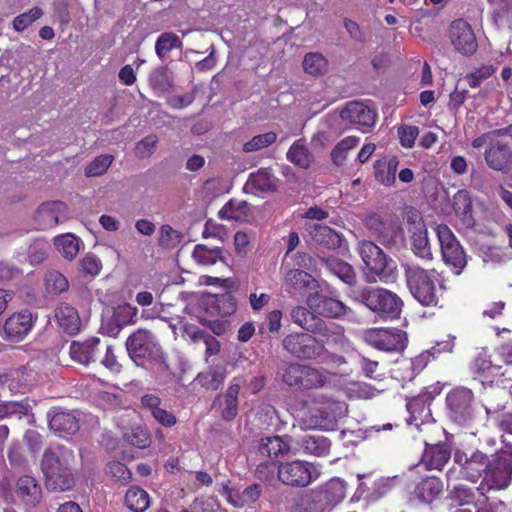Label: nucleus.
I'll list each match as a JSON object with an SVG mask.
<instances>
[{
	"label": "nucleus",
	"mask_w": 512,
	"mask_h": 512,
	"mask_svg": "<svg viewBox=\"0 0 512 512\" xmlns=\"http://www.w3.org/2000/svg\"><path fill=\"white\" fill-rule=\"evenodd\" d=\"M74 452L62 445L48 447L41 459V470L49 491H67L75 485L72 472Z\"/></svg>",
	"instance_id": "obj_1"
},
{
	"label": "nucleus",
	"mask_w": 512,
	"mask_h": 512,
	"mask_svg": "<svg viewBox=\"0 0 512 512\" xmlns=\"http://www.w3.org/2000/svg\"><path fill=\"white\" fill-rule=\"evenodd\" d=\"M402 267L407 288L413 298L422 306H437L443 288L437 272L412 262L404 263Z\"/></svg>",
	"instance_id": "obj_2"
},
{
	"label": "nucleus",
	"mask_w": 512,
	"mask_h": 512,
	"mask_svg": "<svg viewBox=\"0 0 512 512\" xmlns=\"http://www.w3.org/2000/svg\"><path fill=\"white\" fill-rule=\"evenodd\" d=\"M356 250L364 263V275L368 283L387 282L395 278V261L374 242L362 240Z\"/></svg>",
	"instance_id": "obj_3"
},
{
	"label": "nucleus",
	"mask_w": 512,
	"mask_h": 512,
	"mask_svg": "<svg viewBox=\"0 0 512 512\" xmlns=\"http://www.w3.org/2000/svg\"><path fill=\"white\" fill-rule=\"evenodd\" d=\"M281 382L294 392L322 389L327 377L317 368L299 362L285 363L278 369Z\"/></svg>",
	"instance_id": "obj_4"
},
{
	"label": "nucleus",
	"mask_w": 512,
	"mask_h": 512,
	"mask_svg": "<svg viewBox=\"0 0 512 512\" xmlns=\"http://www.w3.org/2000/svg\"><path fill=\"white\" fill-rule=\"evenodd\" d=\"M354 299L384 319H397L402 312L401 298L385 288L362 287L354 291Z\"/></svg>",
	"instance_id": "obj_5"
},
{
	"label": "nucleus",
	"mask_w": 512,
	"mask_h": 512,
	"mask_svg": "<svg viewBox=\"0 0 512 512\" xmlns=\"http://www.w3.org/2000/svg\"><path fill=\"white\" fill-rule=\"evenodd\" d=\"M202 306L204 314L198 317L199 322L209 327L214 334L222 335L226 332L227 325L219 318L228 317L236 311L237 299L230 292L209 294L203 298Z\"/></svg>",
	"instance_id": "obj_6"
},
{
	"label": "nucleus",
	"mask_w": 512,
	"mask_h": 512,
	"mask_svg": "<svg viewBox=\"0 0 512 512\" xmlns=\"http://www.w3.org/2000/svg\"><path fill=\"white\" fill-rule=\"evenodd\" d=\"M125 345L129 357L136 365H143L144 361L163 363L165 360L163 349L150 330L137 329L129 335Z\"/></svg>",
	"instance_id": "obj_7"
},
{
	"label": "nucleus",
	"mask_w": 512,
	"mask_h": 512,
	"mask_svg": "<svg viewBox=\"0 0 512 512\" xmlns=\"http://www.w3.org/2000/svg\"><path fill=\"white\" fill-rule=\"evenodd\" d=\"M310 332H294L282 340L283 349L292 357L302 361H316L325 354L324 339Z\"/></svg>",
	"instance_id": "obj_8"
},
{
	"label": "nucleus",
	"mask_w": 512,
	"mask_h": 512,
	"mask_svg": "<svg viewBox=\"0 0 512 512\" xmlns=\"http://www.w3.org/2000/svg\"><path fill=\"white\" fill-rule=\"evenodd\" d=\"M512 482V450H500L487 458V469L480 488L506 489Z\"/></svg>",
	"instance_id": "obj_9"
},
{
	"label": "nucleus",
	"mask_w": 512,
	"mask_h": 512,
	"mask_svg": "<svg viewBox=\"0 0 512 512\" xmlns=\"http://www.w3.org/2000/svg\"><path fill=\"white\" fill-rule=\"evenodd\" d=\"M449 418L460 426H466L475 418V399L473 392L466 387H456L446 395Z\"/></svg>",
	"instance_id": "obj_10"
},
{
	"label": "nucleus",
	"mask_w": 512,
	"mask_h": 512,
	"mask_svg": "<svg viewBox=\"0 0 512 512\" xmlns=\"http://www.w3.org/2000/svg\"><path fill=\"white\" fill-rule=\"evenodd\" d=\"M436 233L444 263L453 268L456 275L461 274L467 265V255L460 242L445 224L437 225Z\"/></svg>",
	"instance_id": "obj_11"
},
{
	"label": "nucleus",
	"mask_w": 512,
	"mask_h": 512,
	"mask_svg": "<svg viewBox=\"0 0 512 512\" xmlns=\"http://www.w3.org/2000/svg\"><path fill=\"white\" fill-rule=\"evenodd\" d=\"M37 318V314L29 309L13 313L0 326L2 339L10 343L22 342L31 332Z\"/></svg>",
	"instance_id": "obj_12"
},
{
	"label": "nucleus",
	"mask_w": 512,
	"mask_h": 512,
	"mask_svg": "<svg viewBox=\"0 0 512 512\" xmlns=\"http://www.w3.org/2000/svg\"><path fill=\"white\" fill-rule=\"evenodd\" d=\"M365 225L387 247H397L404 242V230L395 220L372 214L365 219Z\"/></svg>",
	"instance_id": "obj_13"
},
{
	"label": "nucleus",
	"mask_w": 512,
	"mask_h": 512,
	"mask_svg": "<svg viewBox=\"0 0 512 512\" xmlns=\"http://www.w3.org/2000/svg\"><path fill=\"white\" fill-rule=\"evenodd\" d=\"M487 458L488 456L479 450L468 454L458 449L454 453L453 461L462 479L476 483L479 479L483 480L487 469Z\"/></svg>",
	"instance_id": "obj_14"
},
{
	"label": "nucleus",
	"mask_w": 512,
	"mask_h": 512,
	"mask_svg": "<svg viewBox=\"0 0 512 512\" xmlns=\"http://www.w3.org/2000/svg\"><path fill=\"white\" fill-rule=\"evenodd\" d=\"M290 445L285 438L273 435L262 437L257 443V455L261 458H267L264 463L257 466L256 473L259 478L266 477L265 470L270 466H275L274 460L288 454Z\"/></svg>",
	"instance_id": "obj_15"
},
{
	"label": "nucleus",
	"mask_w": 512,
	"mask_h": 512,
	"mask_svg": "<svg viewBox=\"0 0 512 512\" xmlns=\"http://www.w3.org/2000/svg\"><path fill=\"white\" fill-rule=\"evenodd\" d=\"M15 504L23 506L26 511L36 508L43 499L40 482L32 475L25 474L15 481Z\"/></svg>",
	"instance_id": "obj_16"
},
{
	"label": "nucleus",
	"mask_w": 512,
	"mask_h": 512,
	"mask_svg": "<svg viewBox=\"0 0 512 512\" xmlns=\"http://www.w3.org/2000/svg\"><path fill=\"white\" fill-rule=\"evenodd\" d=\"M313 466L301 460L282 463L278 467V479L291 487H306L313 480Z\"/></svg>",
	"instance_id": "obj_17"
},
{
	"label": "nucleus",
	"mask_w": 512,
	"mask_h": 512,
	"mask_svg": "<svg viewBox=\"0 0 512 512\" xmlns=\"http://www.w3.org/2000/svg\"><path fill=\"white\" fill-rule=\"evenodd\" d=\"M306 305L320 318L338 319L350 311V308L342 301L318 291L310 292L307 295Z\"/></svg>",
	"instance_id": "obj_18"
},
{
	"label": "nucleus",
	"mask_w": 512,
	"mask_h": 512,
	"mask_svg": "<svg viewBox=\"0 0 512 512\" xmlns=\"http://www.w3.org/2000/svg\"><path fill=\"white\" fill-rule=\"evenodd\" d=\"M449 39L454 49L464 56L473 55L478 48V43L470 24L463 19H457L451 23Z\"/></svg>",
	"instance_id": "obj_19"
},
{
	"label": "nucleus",
	"mask_w": 512,
	"mask_h": 512,
	"mask_svg": "<svg viewBox=\"0 0 512 512\" xmlns=\"http://www.w3.org/2000/svg\"><path fill=\"white\" fill-rule=\"evenodd\" d=\"M290 317L293 323L300 326L303 330L318 335L328 340L332 336V331L327 323L308 306H296L292 308Z\"/></svg>",
	"instance_id": "obj_20"
},
{
	"label": "nucleus",
	"mask_w": 512,
	"mask_h": 512,
	"mask_svg": "<svg viewBox=\"0 0 512 512\" xmlns=\"http://www.w3.org/2000/svg\"><path fill=\"white\" fill-rule=\"evenodd\" d=\"M367 342L378 350L400 352L406 347L407 334L402 330H373L367 334Z\"/></svg>",
	"instance_id": "obj_21"
},
{
	"label": "nucleus",
	"mask_w": 512,
	"mask_h": 512,
	"mask_svg": "<svg viewBox=\"0 0 512 512\" xmlns=\"http://www.w3.org/2000/svg\"><path fill=\"white\" fill-rule=\"evenodd\" d=\"M49 428L55 435L66 438L76 434L80 429L77 411H65L53 408L47 413Z\"/></svg>",
	"instance_id": "obj_22"
},
{
	"label": "nucleus",
	"mask_w": 512,
	"mask_h": 512,
	"mask_svg": "<svg viewBox=\"0 0 512 512\" xmlns=\"http://www.w3.org/2000/svg\"><path fill=\"white\" fill-rule=\"evenodd\" d=\"M376 112L358 101L348 102L341 111L340 117L356 125L363 132H368L375 125Z\"/></svg>",
	"instance_id": "obj_23"
},
{
	"label": "nucleus",
	"mask_w": 512,
	"mask_h": 512,
	"mask_svg": "<svg viewBox=\"0 0 512 512\" xmlns=\"http://www.w3.org/2000/svg\"><path fill=\"white\" fill-rule=\"evenodd\" d=\"M317 399L322 406L315 411V417L322 421L315 422L314 426L328 427L346 416L348 406L344 401L334 400L325 395H321Z\"/></svg>",
	"instance_id": "obj_24"
},
{
	"label": "nucleus",
	"mask_w": 512,
	"mask_h": 512,
	"mask_svg": "<svg viewBox=\"0 0 512 512\" xmlns=\"http://www.w3.org/2000/svg\"><path fill=\"white\" fill-rule=\"evenodd\" d=\"M67 207L61 201L42 203L36 211L35 221L42 230L58 225L66 218Z\"/></svg>",
	"instance_id": "obj_25"
},
{
	"label": "nucleus",
	"mask_w": 512,
	"mask_h": 512,
	"mask_svg": "<svg viewBox=\"0 0 512 512\" xmlns=\"http://www.w3.org/2000/svg\"><path fill=\"white\" fill-rule=\"evenodd\" d=\"M451 457L450 445L441 442L435 445H426L420 464L427 469L441 470Z\"/></svg>",
	"instance_id": "obj_26"
},
{
	"label": "nucleus",
	"mask_w": 512,
	"mask_h": 512,
	"mask_svg": "<svg viewBox=\"0 0 512 512\" xmlns=\"http://www.w3.org/2000/svg\"><path fill=\"white\" fill-rule=\"evenodd\" d=\"M284 283L288 287V292L295 294L318 288L317 280L308 272L300 269L288 270L284 277Z\"/></svg>",
	"instance_id": "obj_27"
},
{
	"label": "nucleus",
	"mask_w": 512,
	"mask_h": 512,
	"mask_svg": "<svg viewBox=\"0 0 512 512\" xmlns=\"http://www.w3.org/2000/svg\"><path fill=\"white\" fill-rule=\"evenodd\" d=\"M321 263L348 286H355L357 283V275L354 268L344 260L335 256H319Z\"/></svg>",
	"instance_id": "obj_28"
},
{
	"label": "nucleus",
	"mask_w": 512,
	"mask_h": 512,
	"mask_svg": "<svg viewBox=\"0 0 512 512\" xmlns=\"http://www.w3.org/2000/svg\"><path fill=\"white\" fill-rule=\"evenodd\" d=\"M55 318L62 330L69 335H75L81 330L82 321L78 311L67 303L56 307Z\"/></svg>",
	"instance_id": "obj_29"
},
{
	"label": "nucleus",
	"mask_w": 512,
	"mask_h": 512,
	"mask_svg": "<svg viewBox=\"0 0 512 512\" xmlns=\"http://www.w3.org/2000/svg\"><path fill=\"white\" fill-rule=\"evenodd\" d=\"M487 165L495 170L505 172L512 162V151L507 145L495 143L491 145L484 154Z\"/></svg>",
	"instance_id": "obj_30"
},
{
	"label": "nucleus",
	"mask_w": 512,
	"mask_h": 512,
	"mask_svg": "<svg viewBox=\"0 0 512 512\" xmlns=\"http://www.w3.org/2000/svg\"><path fill=\"white\" fill-rule=\"evenodd\" d=\"M99 343L100 340L97 337H92L83 342L73 341L70 345V356L73 360L84 365L95 362Z\"/></svg>",
	"instance_id": "obj_31"
},
{
	"label": "nucleus",
	"mask_w": 512,
	"mask_h": 512,
	"mask_svg": "<svg viewBox=\"0 0 512 512\" xmlns=\"http://www.w3.org/2000/svg\"><path fill=\"white\" fill-rule=\"evenodd\" d=\"M411 232V249L414 255L421 259L432 260V251L425 224L423 222L414 223Z\"/></svg>",
	"instance_id": "obj_32"
},
{
	"label": "nucleus",
	"mask_w": 512,
	"mask_h": 512,
	"mask_svg": "<svg viewBox=\"0 0 512 512\" xmlns=\"http://www.w3.org/2000/svg\"><path fill=\"white\" fill-rule=\"evenodd\" d=\"M311 236L315 243L330 250L340 249L346 243L341 233L326 225H315Z\"/></svg>",
	"instance_id": "obj_33"
},
{
	"label": "nucleus",
	"mask_w": 512,
	"mask_h": 512,
	"mask_svg": "<svg viewBox=\"0 0 512 512\" xmlns=\"http://www.w3.org/2000/svg\"><path fill=\"white\" fill-rule=\"evenodd\" d=\"M399 160L393 156L390 158H382L374 163V177L375 180L384 185L392 186L396 182V172L398 169Z\"/></svg>",
	"instance_id": "obj_34"
},
{
	"label": "nucleus",
	"mask_w": 512,
	"mask_h": 512,
	"mask_svg": "<svg viewBox=\"0 0 512 512\" xmlns=\"http://www.w3.org/2000/svg\"><path fill=\"white\" fill-rule=\"evenodd\" d=\"M277 178L269 168H261L251 173L247 185L251 186L256 193H273L278 189Z\"/></svg>",
	"instance_id": "obj_35"
},
{
	"label": "nucleus",
	"mask_w": 512,
	"mask_h": 512,
	"mask_svg": "<svg viewBox=\"0 0 512 512\" xmlns=\"http://www.w3.org/2000/svg\"><path fill=\"white\" fill-rule=\"evenodd\" d=\"M297 444L304 453L321 457L329 453L331 442L322 435H305L298 439Z\"/></svg>",
	"instance_id": "obj_36"
},
{
	"label": "nucleus",
	"mask_w": 512,
	"mask_h": 512,
	"mask_svg": "<svg viewBox=\"0 0 512 512\" xmlns=\"http://www.w3.org/2000/svg\"><path fill=\"white\" fill-rule=\"evenodd\" d=\"M453 209L456 216L467 228L474 226L475 220L472 215V201L466 190H459L453 198Z\"/></svg>",
	"instance_id": "obj_37"
},
{
	"label": "nucleus",
	"mask_w": 512,
	"mask_h": 512,
	"mask_svg": "<svg viewBox=\"0 0 512 512\" xmlns=\"http://www.w3.org/2000/svg\"><path fill=\"white\" fill-rule=\"evenodd\" d=\"M443 490V482L440 478L430 476L423 479L414 490V495L423 503H431Z\"/></svg>",
	"instance_id": "obj_38"
},
{
	"label": "nucleus",
	"mask_w": 512,
	"mask_h": 512,
	"mask_svg": "<svg viewBox=\"0 0 512 512\" xmlns=\"http://www.w3.org/2000/svg\"><path fill=\"white\" fill-rule=\"evenodd\" d=\"M433 398L429 393L419 394L416 397L411 398L407 403V410L414 421L426 422L432 414L430 404Z\"/></svg>",
	"instance_id": "obj_39"
},
{
	"label": "nucleus",
	"mask_w": 512,
	"mask_h": 512,
	"mask_svg": "<svg viewBox=\"0 0 512 512\" xmlns=\"http://www.w3.org/2000/svg\"><path fill=\"white\" fill-rule=\"evenodd\" d=\"M250 204L244 200H229L219 211L221 219L243 221L248 217Z\"/></svg>",
	"instance_id": "obj_40"
},
{
	"label": "nucleus",
	"mask_w": 512,
	"mask_h": 512,
	"mask_svg": "<svg viewBox=\"0 0 512 512\" xmlns=\"http://www.w3.org/2000/svg\"><path fill=\"white\" fill-rule=\"evenodd\" d=\"M54 245L64 258L73 260L79 253L81 240L74 234L67 233L56 236L54 238Z\"/></svg>",
	"instance_id": "obj_41"
},
{
	"label": "nucleus",
	"mask_w": 512,
	"mask_h": 512,
	"mask_svg": "<svg viewBox=\"0 0 512 512\" xmlns=\"http://www.w3.org/2000/svg\"><path fill=\"white\" fill-rule=\"evenodd\" d=\"M286 156L291 163L302 169L309 168L313 162L312 154L301 140H297L291 145Z\"/></svg>",
	"instance_id": "obj_42"
},
{
	"label": "nucleus",
	"mask_w": 512,
	"mask_h": 512,
	"mask_svg": "<svg viewBox=\"0 0 512 512\" xmlns=\"http://www.w3.org/2000/svg\"><path fill=\"white\" fill-rule=\"evenodd\" d=\"M149 84L157 93L169 91L173 84V77L168 67H156L149 75Z\"/></svg>",
	"instance_id": "obj_43"
},
{
	"label": "nucleus",
	"mask_w": 512,
	"mask_h": 512,
	"mask_svg": "<svg viewBox=\"0 0 512 512\" xmlns=\"http://www.w3.org/2000/svg\"><path fill=\"white\" fill-rule=\"evenodd\" d=\"M226 373L227 370L225 366H215L206 373H200L197 376V381L202 387L214 391L223 384Z\"/></svg>",
	"instance_id": "obj_44"
},
{
	"label": "nucleus",
	"mask_w": 512,
	"mask_h": 512,
	"mask_svg": "<svg viewBox=\"0 0 512 512\" xmlns=\"http://www.w3.org/2000/svg\"><path fill=\"white\" fill-rule=\"evenodd\" d=\"M126 506L133 512H145L150 504L148 493L139 487H131L125 495Z\"/></svg>",
	"instance_id": "obj_45"
},
{
	"label": "nucleus",
	"mask_w": 512,
	"mask_h": 512,
	"mask_svg": "<svg viewBox=\"0 0 512 512\" xmlns=\"http://www.w3.org/2000/svg\"><path fill=\"white\" fill-rule=\"evenodd\" d=\"M240 391V385L233 383L231 384L224 395V407L222 409V418L225 421H232L238 413V395Z\"/></svg>",
	"instance_id": "obj_46"
},
{
	"label": "nucleus",
	"mask_w": 512,
	"mask_h": 512,
	"mask_svg": "<svg viewBox=\"0 0 512 512\" xmlns=\"http://www.w3.org/2000/svg\"><path fill=\"white\" fill-rule=\"evenodd\" d=\"M302 66L306 73L320 76L327 72L328 61L321 53L310 52L304 56Z\"/></svg>",
	"instance_id": "obj_47"
},
{
	"label": "nucleus",
	"mask_w": 512,
	"mask_h": 512,
	"mask_svg": "<svg viewBox=\"0 0 512 512\" xmlns=\"http://www.w3.org/2000/svg\"><path fill=\"white\" fill-rule=\"evenodd\" d=\"M182 41L171 32L162 33L155 43V51L160 60L164 61L167 54L173 49H180Z\"/></svg>",
	"instance_id": "obj_48"
},
{
	"label": "nucleus",
	"mask_w": 512,
	"mask_h": 512,
	"mask_svg": "<svg viewBox=\"0 0 512 512\" xmlns=\"http://www.w3.org/2000/svg\"><path fill=\"white\" fill-rule=\"evenodd\" d=\"M195 261L201 265H213L222 260V249L220 247L209 248L204 244H197L192 253Z\"/></svg>",
	"instance_id": "obj_49"
},
{
	"label": "nucleus",
	"mask_w": 512,
	"mask_h": 512,
	"mask_svg": "<svg viewBox=\"0 0 512 512\" xmlns=\"http://www.w3.org/2000/svg\"><path fill=\"white\" fill-rule=\"evenodd\" d=\"M114 161V156L111 154H102L95 157L85 167L86 177H99L104 175Z\"/></svg>",
	"instance_id": "obj_50"
},
{
	"label": "nucleus",
	"mask_w": 512,
	"mask_h": 512,
	"mask_svg": "<svg viewBox=\"0 0 512 512\" xmlns=\"http://www.w3.org/2000/svg\"><path fill=\"white\" fill-rule=\"evenodd\" d=\"M320 496L328 505L335 506L344 499L345 487L340 481L332 480L327 483Z\"/></svg>",
	"instance_id": "obj_51"
},
{
	"label": "nucleus",
	"mask_w": 512,
	"mask_h": 512,
	"mask_svg": "<svg viewBox=\"0 0 512 512\" xmlns=\"http://www.w3.org/2000/svg\"><path fill=\"white\" fill-rule=\"evenodd\" d=\"M277 140V134L273 131L254 136L251 140L245 142L242 151L245 153L257 152L263 148L269 147Z\"/></svg>",
	"instance_id": "obj_52"
},
{
	"label": "nucleus",
	"mask_w": 512,
	"mask_h": 512,
	"mask_svg": "<svg viewBox=\"0 0 512 512\" xmlns=\"http://www.w3.org/2000/svg\"><path fill=\"white\" fill-rule=\"evenodd\" d=\"M46 289L49 293L61 294L69 288L67 278L58 271H50L45 277Z\"/></svg>",
	"instance_id": "obj_53"
},
{
	"label": "nucleus",
	"mask_w": 512,
	"mask_h": 512,
	"mask_svg": "<svg viewBox=\"0 0 512 512\" xmlns=\"http://www.w3.org/2000/svg\"><path fill=\"white\" fill-rule=\"evenodd\" d=\"M137 307L128 303L118 305L113 309L114 320L120 323L123 327L129 324H134L137 320Z\"/></svg>",
	"instance_id": "obj_54"
},
{
	"label": "nucleus",
	"mask_w": 512,
	"mask_h": 512,
	"mask_svg": "<svg viewBox=\"0 0 512 512\" xmlns=\"http://www.w3.org/2000/svg\"><path fill=\"white\" fill-rule=\"evenodd\" d=\"M182 235L170 225H162L159 230L158 243L166 249L175 248L181 241Z\"/></svg>",
	"instance_id": "obj_55"
},
{
	"label": "nucleus",
	"mask_w": 512,
	"mask_h": 512,
	"mask_svg": "<svg viewBox=\"0 0 512 512\" xmlns=\"http://www.w3.org/2000/svg\"><path fill=\"white\" fill-rule=\"evenodd\" d=\"M474 498V491L465 485L454 486L448 495V499L460 506L472 503Z\"/></svg>",
	"instance_id": "obj_56"
},
{
	"label": "nucleus",
	"mask_w": 512,
	"mask_h": 512,
	"mask_svg": "<svg viewBox=\"0 0 512 512\" xmlns=\"http://www.w3.org/2000/svg\"><path fill=\"white\" fill-rule=\"evenodd\" d=\"M106 473L123 485L128 484L132 478V473L127 466L118 461L109 462Z\"/></svg>",
	"instance_id": "obj_57"
},
{
	"label": "nucleus",
	"mask_w": 512,
	"mask_h": 512,
	"mask_svg": "<svg viewBox=\"0 0 512 512\" xmlns=\"http://www.w3.org/2000/svg\"><path fill=\"white\" fill-rule=\"evenodd\" d=\"M158 143L156 135H148L136 143L134 152L139 159L149 158L155 151Z\"/></svg>",
	"instance_id": "obj_58"
},
{
	"label": "nucleus",
	"mask_w": 512,
	"mask_h": 512,
	"mask_svg": "<svg viewBox=\"0 0 512 512\" xmlns=\"http://www.w3.org/2000/svg\"><path fill=\"white\" fill-rule=\"evenodd\" d=\"M192 339L194 341H201L206 346V355L212 356L217 354L220 351V343L219 341L211 334L203 331V330H196L192 334Z\"/></svg>",
	"instance_id": "obj_59"
},
{
	"label": "nucleus",
	"mask_w": 512,
	"mask_h": 512,
	"mask_svg": "<svg viewBox=\"0 0 512 512\" xmlns=\"http://www.w3.org/2000/svg\"><path fill=\"white\" fill-rule=\"evenodd\" d=\"M393 373L394 377L403 383L412 381L417 375L413 369V363L409 359L398 361Z\"/></svg>",
	"instance_id": "obj_60"
},
{
	"label": "nucleus",
	"mask_w": 512,
	"mask_h": 512,
	"mask_svg": "<svg viewBox=\"0 0 512 512\" xmlns=\"http://www.w3.org/2000/svg\"><path fill=\"white\" fill-rule=\"evenodd\" d=\"M48 243L44 240L34 241L28 249V259L33 265L40 264L46 259Z\"/></svg>",
	"instance_id": "obj_61"
},
{
	"label": "nucleus",
	"mask_w": 512,
	"mask_h": 512,
	"mask_svg": "<svg viewBox=\"0 0 512 512\" xmlns=\"http://www.w3.org/2000/svg\"><path fill=\"white\" fill-rule=\"evenodd\" d=\"M419 134V129L412 125H403L398 128V136L403 147L411 148Z\"/></svg>",
	"instance_id": "obj_62"
},
{
	"label": "nucleus",
	"mask_w": 512,
	"mask_h": 512,
	"mask_svg": "<svg viewBox=\"0 0 512 512\" xmlns=\"http://www.w3.org/2000/svg\"><path fill=\"white\" fill-rule=\"evenodd\" d=\"M125 437L131 445L137 448H146L150 444V437L148 433L139 427L132 429L129 433H126Z\"/></svg>",
	"instance_id": "obj_63"
},
{
	"label": "nucleus",
	"mask_w": 512,
	"mask_h": 512,
	"mask_svg": "<svg viewBox=\"0 0 512 512\" xmlns=\"http://www.w3.org/2000/svg\"><path fill=\"white\" fill-rule=\"evenodd\" d=\"M81 271L85 274L95 276L100 272L102 267L101 261L93 253H88L80 262Z\"/></svg>",
	"instance_id": "obj_64"
}]
</instances>
